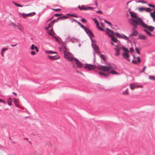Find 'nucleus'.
I'll list each match as a JSON object with an SVG mask.
<instances>
[{
    "label": "nucleus",
    "instance_id": "1",
    "mask_svg": "<svg viewBox=\"0 0 155 155\" xmlns=\"http://www.w3.org/2000/svg\"><path fill=\"white\" fill-rule=\"evenodd\" d=\"M130 15L133 18L130 19L129 21L130 23L132 25L134 28H137V25H139V24H137V20L138 18L141 19L140 18L138 17L136 13L133 12H130Z\"/></svg>",
    "mask_w": 155,
    "mask_h": 155
},
{
    "label": "nucleus",
    "instance_id": "2",
    "mask_svg": "<svg viewBox=\"0 0 155 155\" xmlns=\"http://www.w3.org/2000/svg\"><path fill=\"white\" fill-rule=\"evenodd\" d=\"M137 21V24H139V25H141L144 28H145L151 31H153L155 28L151 26H148L145 24L142 21V19L138 18Z\"/></svg>",
    "mask_w": 155,
    "mask_h": 155
},
{
    "label": "nucleus",
    "instance_id": "3",
    "mask_svg": "<svg viewBox=\"0 0 155 155\" xmlns=\"http://www.w3.org/2000/svg\"><path fill=\"white\" fill-rule=\"evenodd\" d=\"M64 57L65 58L72 62L73 61L74 58L73 55L72 54L66 50L64 51Z\"/></svg>",
    "mask_w": 155,
    "mask_h": 155
},
{
    "label": "nucleus",
    "instance_id": "4",
    "mask_svg": "<svg viewBox=\"0 0 155 155\" xmlns=\"http://www.w3.org/2000/svg\"><path fill=\"white\" fill-rule=\"evenodd\" d=\"M100 71H109L110 70L113 69V67L111 65L109 66H102L99 67L97 68Z\"/></svg>",
    "mask_w": 155,
    "mask_h": 155
},
{
    "label": "nucleus",
    "instance_id": "5",
    "mask_svg": "<svg viewBox=\"0 0 155 155\" xmlns=\"http://www.w3.org/2000/svg\"><path fill=\"white\" fill-rule=\"evenodd\" d=\"M73 64V66L75 68L77 67L81 68L82 67H84V64H82L81 62L79 61L76 58H74L73 61L72 62Z\"/></svg>",
    "mask_w": 155,
    "mask_h": 155
},
{
    "label": "nucleus",
    "instance_id": "6",
    "mask_svg": "<svg viewBox=\"0 0 155 155\" xmlns=\"http://www.w3.org/2000/svg\"><path fill=\"white\" fill-rule=\"evenodd\" d=\"M9 25L15 28H18L22 32L24 31L23 27L20 24H15L13 22H11L9 24Z\"/></svg>",
    "mask_w": 155,
    "mask_h": 155
},
{
    "label": "nucleus",
    "instance_id": "7",
    "mask_svg": "<svg viewBox=\"0 0 155 155\" xmlns=\"http://www.w3.org/2000/svg\"><path fill=\"white\" fill-rule=\"evenodd\" d=\"M84 68L86 69L89 70L97 68L96 66L90 64H84Z\"/></svg>",
    "mask_w": 155,
    "mask_h": 155
},
{
    "label": "nucleus",
    "instance_id": "8",
    "mask_svg": "<svg viewBox=\"0 0 155 155\" xmlns=\"http://www.w3.org/2000/svg\"><path fill=\"white\" fill-rule=\"evenodd\" d=\"M36 14L35 13V12H33L32 13H28L27 14H22L20 12L19 13V15L20 16H22L24 18H26L28 16H31L33 15H35Z\"/></svg>",
    "mask_w": 155,
    "mask_h": 155
},
{
    "label": "nucleus",
    "instance_id": "9",
    "mask_svg": "<svg viewBox=\"0 0 155 155\" xmlns=\"http://www.w3.org/2000/svg\"><path fill=\"white\" fill-rule=\"evenodd\" d=\"M116 48H114V49L116 51V53L115 55L116 56H118L120 55V51L121 49V47L118 45H116Z\"/></svg>",
    "mask_w": 155,
    "mask_h": 155
},
{
    "label": "nucleus",
    "instance_id": "10",
    "mask_svg": "<svg viewBox=\"0 0 155 155\" xmlns=\"http://www.w3.org/2000/svg\"><path fill=\"white\" fill-rule=\"evenodd\" d=\"M129 53H124L122 54L123 57L128 62L130 61V59L129 58L130 56L128 54Z\"/></svg>",
    "mask_w": 155,
    "mask_h": 155
},
{
    "label": "nucleus",
    "instance_id": "11",
    "mask_svg": "<svg viewBox=\"0 0 155 155\" xmlns=\"http://www.w3.org/2000/svg\"><path fill=\"white\" fill-rule=\"evenodd\" d=\"M93 20L95 24L96 25V26L97 28L99 30L104 31V30L102 28L100 27L99 26V24L98 21L96 20L95 18H94Z\"/></svg>",
    "mask_w": 155,
    "mask_h": 155
},
{
    "label": "nucleus",
    "instance_id": "12",
    "mask_svg": "<svg viewBox=\"0 0 155 155\" xmlns=\"http://www.w3.org/2000/svg\"><path fill=\"white\" fill-rule=\"evenodd\" d=\"M106 33L109 35V36L110 37L113 36V35L114 34L113 31L110 30L109 28H107V29Z\"/></svg>",
    "mask_w": 155,
    "mask_h": 155
},
{
    "label": "nucleus",
    "instance_id": "13",
    "mask_svg": "<svg viewBox=\"0 0 155 155\" xmlns=\"http://www.w3.org/2000/svg\"><path fill=\"white\" fill-rule=\"evenodd\" d=\"M48 58L49 59L51 60H56L59 59L60 58V57L57 55L54 56L49 55L48 56Z\"/></svg>",
    "mask_w": 155,
    "mask_h": 155
},
{
    "label": "nucleus",
    "instance_id": "14",
    "mask_svg": "<svg viewBox=\"0 0 155 155\" xmlns=\"http://www.w3.org/2000/svg\"><path fill=\"white\" fill-rule=\"evenodd\" d=\"M136 28L134 27V28L132 29L133 32L130 35V36H136L137 35L138 33L137 31L135 29Z\"/></svg>",
    "mask_w": 155,
    "mask_h": 155
},
{
    "label": "nucleus",
    "instance_id": "15",
    "mask_svg": "<svg viewBox=\"0 0 155 155\" xmlns=\"http://www.w3.org/2000/svg\"><path fill=\"white\" fill-rule=\"evenodd\" d=\"M32 50H34L35 49L37 52H39V50L38 48L36 46H35V45L33 44H32L30 48Z\"/></svg>",
    "mask_w": 155,
    "mask_h": 155
},
{
    "label": "nucleus",
    "instance_id": "16",
    "mask_svg": "<svg viewBox=\"0 0 155 155\" xmlns=\"http://www.w3.org/2000/svg\"><path fill=\"white\" fill-rule=\"evenodd\" d=\"M138 38L139 39L143 40H146L147 38V37L146 36L142 34L139 35L138 36Z\"/></svg>",
    "mask_w": 155,
    "mask_h": 155
},
{
    "label": "nucleus",
    "instance_id": "17",
    "mask_svg": "<svg viewBox=\"0 0 155 155\" xmlns=\"http://www.w3.org/2000/svg\"><path fill=\"white\" fill-rule=\"evenodd\" d=\"M92 46L95 52L97 53H98L99 52L98 47L95 44H93Z\"/></svg>",
    "mask_w": 155,
    "mask_h": 155
},
{
    "label": "nucleus",
    "instance_id": "18",
    "mask_svg": "<svg viewBox=\"0 0 155 155\" xmlns=\"http://www.w3.org/2000/svg\"><path fill=\"white\" fill-rule=\"evenodd\" d=\"M130 88L132 90H133L135 87H141V86H140L138 87H137L136 85L134 83H131L130 85Z\"/></svg>",
    "mask_w": 155,
    "mask_h": 155
},
{
    "label": "nucleus",
    "instance_id": "19",
    "mask_svg": "<svg viewBox=\"0 0 155 155\" xmlns=\"http://www.w3.org/2000/svg\"><path fill=\"white\" fill-rule=\"evenodd\" d=\"M84 30L86 31V32L87 34H90L93 37H94V35H93V34H92V33L91 31L89 29L86 28V29H85Z\"/></svg>",
    "mask_w": 155,
    "mask_h": 155
},
{
    "label": "nucleus",
    "instance_id": "20",
    "mask_svg": "<svg viewBox=\"0 0 155 155\" xmlns=\"http://www.w3.org/2000/svg\"><path fill=\"white\" fill-rule=\"evenodd\" d=\"M56 21V20H53L52 21L50 24H48V27L46 28L47 29H48L51 26H53L54 22Z\"/></svg>",
    "mask_w": 155,
    "mask_h": 155
},
{
    "label": "nucleus",
    "instance_id": "21",
    "mask_svg": "<svg viewBox=\"0 0 155 155\" xmlns=\"http://www.w3.org/2000/svg\"><path fill=\"white\" fill-rule=\"evenodd\" d=\"M115 35L118 38H123V36L124 35H121L118 33H115Z\"/></svg>",
    "mask_w": 155,
    "mask_h": 155
},
{
    "label": "nucleus",
    "instance_id": "22",
    "mask_svg": "<svg viewBox=\"0 0 155 155\" xmlns=\"http://www.w3.org/2000/svg\"><path fill=\"white\" fill-rule=\"evenodd\" d=\"M12 99L11 97L9 98L7 100V102L9 106H11L12 105Z\"/></svg>",
    "mask_w": 155,
    "mask_h": 155
},
{
    "label": "nucleus",
    "instance_id": "23",
    "mask_svg": "<svg viewBox=\"0 0 155 155\" xmlns=\"http://www.w3.org/2000/svg\"><path fill=\"white\" fill-rule=\"evenodd\" d=\"M45 53L46 54H57V53L56 52L53 51H45Z\"/></svg>",
    "mask_w": 155,
    "mask_h": 155
},
{
    "label": "nucleus",
    "instance_id": "24",
    "mask_svg": "<svg viewBox=\"0 0 155 155\" xmlns=\"http://www.w3.org/2000/svg\"><path fill=\"white\" fill-rule=\"evenodd\" d=\"M70 21L71 22L72 24H74V23H78V22H79V21H77L76 20L74 19H70Z\"/></svg>",
    "mask_w": 155,
    "mask_h": 155
},
{
    "label": "nucleus",
    "instance_id": "25",
    "mask_svg": "<svg viewBox=\"0 0 155 155\" xmlns=\"http://www.w3.org/2000/svg\"><path fill=\"white\" fill-rule=\"evenodd\" d=\"M117 74L118 73L115 70H111V71L108 73V74Z\"/></svg>",
    "mask_w": 155,
    "mask_h": 155
},
{
    "label": "nucleus",
    "instance_id": "26",
    "mask_svg": "<svg viewBox=\"0 0 155 155\" xmlns=\"http://www.w3.org/2000/svg\"><path fill=\"white\" fill-rule=\"evenodd\" d=\"M143 31L146 33L148 35H149L150 36H153V35L152 34H151V33L149 32V31H148L146 29H144L143 30Z\"/></svg>",
    "mask_w": 155,
    "mask_h": 155
},
{
    "label": "nucleus",
    "instance_id": "27",
    "mask_svg": "<svg viewBox=\"0 0 155 155\" xmlns=\"http://www.w3.org/2000/svg\"><path fill=\"white\" fill-rule=\"evenodd\" d=\"M13 101L15 104L18 103L19 102V100L18 99L16 98H13Z\"/></svg>",
    "mask_w": 155,
    "mask_h": 155
},
{
    "label": "nucleus",
    "instance_id": "28",
    "mask_svg": "<svg viewBox=\"0 0 155 155\" xmlns=\"http://www.w3.org/2000/svg\"><path fill=\"white\" fill-rule=\"evenodd\" d=\"M123 50L124 51V53H129V50L126 48L123 47L122 48Z\"/></svg>",
    "mask_w": 155,
    "mask_h": 155
},
{
    "label": "nucleus",
    "instance_id": "29",
    "mask_svg": "<svg viewBox=\"0 0 155 155\" xmlns=\"http://www.w3.org/2000/svg\"><path fill=\"white\" fill-rule=\"evenodd\" d=\"M99 74L101 75V76L107 77V74L104 72H99Z\"/></svg>",
    "mask_w": 155,
    "mask_h": 155
},
{
    "label": "nucleus",
    "instance_id": "30",
    "mask_svg": "<svg viewBox=\"0 0 155 155\" xmlns=\"http://www.w3.org/2000/svg\"><path fill=\"white\" fill-rule=\"evenodd\" d=\"M111 40L115 43H116L117 41V39L114 38L113 36L111 37Z\"/></svg>",
    "mask_w": 155,
    "mask_h": 155
},
{
    "label": "nucleus",
    "instance_id": "31",
    "mask_svg": "<svg viewBox=\"0 0 155 155\" xmlns=\"http://www.w3.org/2000/svg\"><path fill=\"white\" fill-rule=\"evenodd\" d=\"M48 34L51 35L52 36L54 35V32L52 29H51L48 33Z\"/></svg>",
    "mask_w": 155,
    "mask_h": 155
},
{
    "label": "nucleus",
    "instance_id": "32",
    "mask_svg": "<svg viewBox=\"0 0 155 155\" xmlns=\"http://www.w3.org/2000/svg\"><path fill=\"white\" fill-rule=\"evenodd\" d=\"M149 79L153 80H155V77L153 76L150 75L149 77Z\"/></svg>",
    "mask_w": 155,
    "mask_h": 155
},
{
    "label": "nucleus",
    "instance_id": "33",
    "mask_svg": "<svg viewBox=\"0 0 155 155\" xmlns=\"http://www.w3.org/2000/svg\"><path fill=\"white\" fill-rule=\"evenodd\" d=\"M78 24L79 25H80L81 27L84 30L85 29H86V27H85L84 26L82 25L81 23H80L79 22H78Z\"/></svg>",
    "mask_w": 155,
    "mask_h": 155
},
{
    "label": "nucleus",
    "instance_id": "34",
    "mask_svg": "<svg viewBox=\"0 0 155 155\" xmlns=\"http://www.w3.org/2000/svg\"><path fill=\"white\" fill-rule=\"evenodd\" d=\"M151 9L150 8H145V11L146 12H150L151 11Z\"/></svg>",
    "mask_w": 155,
    "mask_h": 155
},
{
    "label": "nucleus",
    "instance_id": "35",
    "mask_svg": "<svg viewBox=\"0 0 155 155\" xmlns=\"http://www.w3.org/2000/svg\"><path fill=\"white\" fill-rule=\"evenodd\" d=\"M68 17L67 16L64 15V16H63L61 17H58V19H61V20H63L64 18H67Z\"/></svg>",
    "mask_w": 155,
    "mask_h": 155
},
{
    "label": "nucleus",
    "instance_id": "36",
    "mask_svg": "<svg viewBox=\"0 0 155 155\" xmlns=\"http://www.w3.org/2000/svg\"><path fill=\"white\" fill-rule=\"evenodd\" d=\"M8 49L7 48H2V49L1 52L4 53L5 51H7Z\"/></svg>",
    "mask_w": 155,
    "mask_h": 155
},
{
    "label": "nucleus",
    "instance_id": "37",
    "mask_svg": "<svg viewBox=\"0 0 155 155\" xmlns=\"http://www.w3.org/2000/svg\"><path fill=\"white\" fill-rule=\"evenodd\" d=\"M140 12H142L145 11V8L143 7L139 8H138Z\"/></svg>",
    "mask_w": 155,
    "mask_h": 155
},
{
    "label": "nucleus",
    "instance_id": "38",
    "mask_svg": "<svg viewBox=\"0 0 155 155\" xmlns=\"http://www.w3.org/2000/svg\"><path fill=\"white\" fill-rule=\"evenodd\" d=\"M123 94H124L128 95L129 93L128 92V88H127L125 91L123 92Z\"/></svg>",
    "mask_w": 155,
    "mask_h": 155
},
{
    "label": "nucleus",
    "instance_id": "39",
    "mask_svg": "<svg viewBox=\"0 0 155 155\" xmlns=\"http://www.w3.org/2000/svg\"><path fill=\"white\" fill-rule=\"evenodd\" d=\"M69 15L70 16H72L75 18H78V16L76 14H69Z\"/></svg>",
    "mask_w": 155,
    "mask_h": 155
},
{
    "label": "nucleus",
    "instance_id": "40",
    "mask_svg": "<svg viewBox=\"0 0 155 155\" xmlns=\"http://www.w3.org/2000/svg\"><path fill=\"white\" fill-rule=\"evenodd\" d=\"M137 2V3L141 2L142 3H143V4L146 3V2L145 1H144V0H139V1Z\"/></svg>",
    "mask_w": 155,
    "mask_h": 155
},
{
    "label": "nucleus",
    "instance_id": "41",
    "mask_svg": "<svg viewBox=\"0 0 155 155\" xmlns=\"http://www.w3.org/2000/svg\"><path fill=\"white\" fill-rule=\"evenodd\" d=\"M150 16L153 18V21H155V16L153 15V13H150Z\"/></svg>",
    "mask_w": 155,
    "mask_h": 155
},
{
    "label": "nucleus",
    "instance_id": "42",
    "mask_svg": "<svg viewBox=\"0 0 155 155\" xmlns=\"http://www.w3.org/2000/svg\"><path fill=\"white\" fill-rule=\"evenodd\" d=\"M123 39H124L126 40H129V38L126 36L125 35H124Z\"/></svg>",
    "mask_w": 155,
    "mask_h": 155
},
{
    "label": "nucleus",
    "instance_id": "43",
    "mask_svg": "<svg viewBox=\"0 0 155 155\" xmlns=\"http://www.w3.org/2000/svg\"><path fill=\"white\" fill-rule=\"evenodd\" d=\"M84 7V5H82L81 6H78V8L81 10H83Z\"/></svg>",
    "mask_w": 155,
    "mask_h": 155
},
{
    "label": "nucleus",
    "instance_id": "44",
    "mask_svg": "<svg viewBox=\"0 0 155 155\" xmlns=\"http://www.w3.org/2000/svg\"><path fill=\"white\" fill-rule=\"evenodd\" d=\"M94 8L93 7H87V10H93Z\"/></svg>",
    "mask_w": 155,
    "mask_h": 155
},
{
    "label": "nucleus",
    "instance_id": "45",
    "mask_svg": "<svg viewBox=\"0 0 155 155\" xmlns=\"http://www.w3.org/2000/svg\"><path fill=\"white\" fill-rule=\"evenodd\" d=\"M100 56H101V57L102 58V59L103 60H104V61L105 60V58L104 57V55L103 54H101Z\"/></svg>",
    "mask_w": 155,
    "mask_h": 155
},
{
    "label": "nucleus",
    "instance_id": "46",
    "mask_svg": "<svg viewBox=\"0 0 155 155\" xmlns=\"http://www.w3.org/2000/svg\"><path fill=\"white\" fill-rule=\"evenodd\" d=\"M148 5L151 7L155 8V5L151 4H149Z\"/></svg>",
    "mask_w": 155,
    "mask_h": 155
},
{
    "label": "nucleus",
    "instance_id": "47",
    "mask_svg": "<svg viewBox=\"0 0 155 155\" xmlns=\"http://www.w3.org/2000/svg\"><path fill=\"white\" fill-rule=\"evenodd\" d=\"M31 54L32 55H35L36 54V53L34 51H31Z\"/></svg>",
    "mask_w": 155,
    "mask_h": 155
},
{
    "label": "nucleus",
    "instance_id": "48",
    "mask_svg": "<svg viewBox=\"0 0 155 155\" xmlns=\"http://www.w3.org/2000/svg\"><path fill=\"white\" fill-rule=\"evenodd\" d=\"M53 10L55 11H60L61 10V9L59 8H58V9H53Z\"/></svg>",
    "mask_w": 155,
    "mask_h": 155
},
{
    "label": "nucleus",
    "instance_id": "49",
    "mask_svg": "<svg viewBox=\"0 0 155 155\" xmlns=\"http://www.w3.org/2000/svg\"><path fill=\"white\" fill-rule=\"evenodd\" d=\"M136 50L137 51V53L138 54H140V52L139 51V50L138 49L136 48Z\"/></svg>",
    "mask_w": 155,
    "mask_h": 155
},
{
    "label": "nucleus",
    "instance_id": "50",
    "mask_svg": "<svg viewBox=\"0 0 155 155\" xmlns=\"http://www.w3.org/2000/svg\"><path fill=\"white\" fill-rule=\"evenodd\" d=\"M104 21L107 23L109 25H111V23L110 22H109L108 21H107V20H104Z\"/></svg>",
    "mask_w": 155,
    "mask_h": 155
},
{
    "label": "nucleus",
    "instance_id": "51",
    "mask_svg": "<svg viewBox=\"0 0 155 155\" xmlns=\"http://www.w3.org/2000/svg\"><path fill=\"white\" fill-rule=\"evenodd\" d=\"M130 51L131 53H133L134 52V50L132 48H130Z\"/></svg>",
    "mask_w": 155,
    "mask_h": 155
},
{
    "label": "nucleus",
    "instance_id": "52",
    "mask_svg": "<svg viewBox=\"0 0 155 155\" xmlns=\"http://www.w3.org/2000/svg\"><path fill=\"white\" fill-rule=\"evenodd\" d=\"M0 102H2V103H4V104H6V102L5 101H3L1 99H0Z\"/></svg>",
    "mask_w": 155,
    "mask_h": 155
},
{
    "label": "nucleus",
    "instance_id": "53",
    "mask_svg": "<svg viewBox=\"0 0 155 155\" xmlns=\"http://www.w3.org/2000/svg\"><path fill=\"white\" fill-rule=\"evenodd\" d=\"M14 3L18 7H22L21 5H20L19 4H17L14 2Z\"/></svg>",
    "mask_w": 155,
    "mask_h": 155
},
{
    "label": "nucleus",
    "instance_id": "54",
    "mask_svg": "<svg viewBox=\"0 0 155 155\" xmlns=\"http://www.w3.org/2000/svg\"><path fill=\"white\" fill-rule=\"evenodd\" d=\"M81 21L82 22L85 23L86 22V21L85 19L82 18L81 20Z\"/></svg>",
    "mask_w": 155,
    "mask_h": 155
},
{
    "label": "nucleus",
    "instance_id": "55",
    "mask_svg": "<svg viewBox=\"0 0 155 155\" xmlns=\"http://www.w3.org/2000/svg\"><path fill=\"white\" fill-rule=\"evenodd\" d=\"M62 15L61 14H55V17H58L60 15Z\"/></svg>",
    "mask_w": 155,
    "mask_h": 155
},
{
    "label": "nucleus",
    "instance_id": "56",
    "mask_svg": "<svg viewBox=\"0 0 155 155\" xmlns=\"http://www.w3.org/2000/svg\"><path fill=\"white\" fill-rule=\"evenodd\" d=\"M54 38H55V39L56 40V41H57L58 42H60V41L59 40V39L57 37H54Z\"/></svg>",
    "mask_w": 155,
    "mask_h": 155
},
{
    "label": "nucleus",
    "instance_id": "57",
    "mask_svg": "<svg viewBox=\"0 0 155 155\" xmlns=\"http://www.w3.org/2000/svg\"><path fill=\"white\" fill-rule=\"evenodd\" d=\"M96 12L97 13H98L101 14H102V12L101 11V10H99V11H97Z\"/></svg>",
    "mask_w": 155,
    "mask_h": 155
},
{
    "label": "nucleus",
    "instance_id": "58",
    "mask_svg": "<svg viewBox=\"0 0 155 155\" xmlns=\"http://www.w3.org/2000/svg\"><path fill=\"white\" fill-rule=\"evenodd\" d=\"M137 60H138V62L140 63V61H141V60L140 59V57H137Z\"/></svg>",
    "mask_w": 155,
    "mask_h": 155
},
{
    "label": "nucleus",
    "instance_id": "59",
    "mask_svg": "<svg viewBox=\"0 0 155 155\" xmlns=\"http://www.w3.org/2000/svg\"><path fill=\"white\" fill-rule=\"evenodd\" d=\"M146 66H145L144 67V68H143V70L142 71V72H143L144 71H145V70H146Z\"/></svg>",
    "mask_w": 155,
    "mask_h": 155
},
{
    "label": "nucleus",
    "instance_id": "60",
    "mask_svg": "<svg viewBox=\"0 0 155 155\" xmlns=\"http://www.w3.org/2000/svg\"><path fill=\"white\" fill-rule=\"evenodd\" d=\"M87 7H86L84 5L83 10H87Z\"/></svg>",
    "mask_w": 155,
    "mask_h": 155
},
{
    "label": "nucleus",
    "instance_id": "61",
    "mask_svg": "<svg viewBox=\"0 0 155 155\" xmlns=\"http://www.w3.org/2000/svg\"><path fill=\"white\" fill-rule=\"evenodd\" d=\"M132 62L133 63L136 64L137 63V62L135 60H133L132 61Z\"/></svg>",
    "mask_w": 155,
    "mask_h": 155
},
{
    "label": "nucleus",
    "instance_id": "62",
    "mask_svg": "<svg viewBox=\"0 0 155 155\" xmlns=\"http://www.w3.org/2000/svg\"><path fill=\"white\" fill-rule=\"evenodd\" d=\"M15 104V105L16 106L18 107H20V106L19 105L18 103H16V104Z\"/></svg>",
    "mask_w": 155,
    "mask_h": 155
},
{
    "label": "nucleus",
    "instance_id": "63",
    "mask_svg": "<svg viewBox=\"0 0 155 155\" xmlns=\"http://www.w3.org/2000/svg\"><path fill=\"white\" fill-rule=\"evenodd\" d=\"M4 53H3L1 52V55L2 57H4Z\"/></svg>",
    "mask_w": 155,
    "mask_h": 155
},
{
    "label": "nucleus",
    "instance_id": "64",
    "mask_svg": "<svg viewBox=\"0 0 155 155\" xmlns=\"http://www.w3.org/2000/svg\"><path fill=\"white\" fill-rule=\"evenodd\" d=\"M153 13V15L155 16V10L152 13Z\"/></svg>",
    "mask_w": 155,
    "mask_h": 155
}]
</instances>
